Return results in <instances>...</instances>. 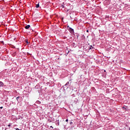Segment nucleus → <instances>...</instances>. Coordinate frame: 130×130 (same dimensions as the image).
I'll list each match as a JSON object with an SVG mask.
<instances>
[{"mask_svg":"<svg viewBox=\"0 0 130 130\" xmlns=\"http://www.w3.org/2000/svg\"><path fill=\"white\" fill-rule=\"evenodd\" d=\"M72 84V81L70 80L69 81L67 82L66 84L64 85V86H67V89L69 88V86H71V84Z\"/></svg>","mask_w":130,"mask_h":130,"instance_id":"nucleus-1","label":"nucleus"},{"mask_svg":"<svg viewBox=\"0 0 130 130\" xmlns=\"http://www.w3.org/2000/svg\"><path fill=\"white\" fill-rule=\"evenodd\" d=\"M69 31L71 34H74L75 33V31L74 30V29H73L72 27H69Z\"/></svg>","mask_w":130,"mask_h":130,"instance_id":"nucleus-2","label":"nucleus"},{"mask_svg":"<svg viewBox=\"0 0 130 130\" xmlns=\"http://www.w3.org/2000/svg\"><path fill=\"white\" fill-rule=\"evenodd\" d=\"M30 27H31V26L30 25H27L26 26H25L24 27L25 29H29V28H30Z\"/></svg>","mask_w":130,"mask_h":130,"instance_id":"nucleus-3","label":"nucleus"},{"mask_svg":"<svg viewBox=\"0 0 130 130\" xmlns=\"http://www.w3.org/2000/svg\"><path fill=\"white\" fill-rule=\"evenodd\" d=\"M0 87H4V83L2 81H0Z\"/></svg>","mask_w":130,"mask_h":130,"instance_id":"nucleus-4","label":"nucleus"},{"mask_svg":"<svg viewBox=\"0 0 130 130\" xmlns=\"http://www.w3.org/2000/svg\"><path fill=\"white\" fill-rule=\"evenodd\" d=\"M70 121H71L70 123V124L71 125H72V124H73V123H74V120H71Z\"/></svg>","mask_w":130,"mask_h":130,"instance_id":"nucleus-5","label":"nucleus"},{"mask_svg":"<svg viewBox=\"0 0 130 130\" xmlns=\"http://www.w3.org/2000/svg\"><path fill=\"white\" fill-rule=\"evenodd\" d=\"M56 125H59V121L56 120Z\"/></svg>","mask_w":130,"mask_h":130,"instance_id":"nucleus-6","label":"nucleus"},{"mask_svg":"<svg viewBox=\"0 0 130 130\" xmlns=\"http://www.w3.org/2000/svg\"><path fill=\"white\" fill-rule=\"evenodd\" d=\"M93 48H94V47H93V46H92V45H90L89 46V50L90 49H93Z\"/></svg>","mask_w":130,"mask_h":130,"instance_id":"nucleus-7","label":"nucleus"},{"mask_svg":"<svg viewBox=\"0 0 130 130\" xmlns=\"http://www.w3.org/2000/svg\"><path fill=\"white\" fill-rule=\"evenodd\" d=\"M36 103H37V104H41V102H40V101H37L36 102Z\"/></svg>","mask_w":130,"mask_h":130,"instance_id":"nucleus-8","label":"nucleus"},{"mask_svg":"<svg viewBox=\"0 0 130 130\" xmlns=\"http://www.w3.org/2000/svg\"><path fill=\"white\" fill-rule=\"evenodd\" d=\"M39 4H38L36 5V7L38 9V8H39Z\"/></svg>","mask_w":130,"mask_h":130,"instance_id":"nucleus-9","label":"nucleus"},{"mask_svg":"<svg viewBox=\"0 0 130 130\" xmlns=\"http://www.w3.org/2000/svg\"><path fill=\"white\" fill-rule=\"evenodd\" d=\"M20 98L19 96H18L16 98V100L18 102H19V99Z\"/></svg>","mask_w":130,"mask_h":130,"instance_id":"nucleus-10","label":"nucleus"},{"mask_svg":"<svg viewBox=\"0 0 130 130\" xmlns=\"http://www.w3.org/2000/svg\"><path fill=\"white\" fill-rule=\"evenodd\" d=\"M76 36H77V39H79V37L80 36V35L77 34V35H76Z\"/></svg>","mask_w":130,"mask_h":130,"instance_id":"nucleus-11","label":"nucleus"},{"mask_svg":"<svg viewBox=\"0 0 130 130\" xmlns=\"http://www.w3.org/2000/svg\"><path fill=\"white\" fill-rule=\"evenodd\" d=\"M122 109H124V110H126V108L124 107H123Z\"/></svg>","mask_w":130,"mask_h":130,"instance_id":"nucleus-12","label":"nucleus"},{"mask_svg":"<svg viewBox=\"0 0 130 130\" xmlns=\"http://www.w3.org/2000/svg\"><path fill=\"white\" fill-rule=\"evenodd\" d=\"M61 8H62V9H64V6L61 5Z\"/></svg>","mask_w":130,"mask_h":130,"instance_id":"nucleus-13","label":"nucleus"},{"mask_svg":"<svg viewBox=\"0 0 130 130\" xmlns=\"http://www.w3.org/2000/svg\"><path fill=\"white\" fill-rule=\"evenodd\" d=\"M25 42H26V43H27V44H28V43H29V42H28V40H26Z\"/></svg>","mask_w":130,"mask_h":130,"instance_id":"nucleus-14","label":"nucleus"},{"mask_svg":"<svg viewBox=\"0 0 130 130\" xmlns=\"http://www.w3.org/2000/svg\"><path fill=\"white\" fill-rule=\"evenodd\" d=\"M66 121L67 122H68V121H69V119H67L66 120Z\"/></svg>","mask_w":130,"mask_h":130,"instance_id":"nucleus-15","label":"nucleus"},{"mask_svg":"<svg viewBox=\"0 0 130 130\" xmlns=\"http://www.w3.org/2000/svg\"><path fill=\"white\" fill-rule=\"evenodd\" d=\"M8 126H9V127H10V126H11V124H8Z\"/></svg>","mask_w":130,"mask_h":130,"instance_id":"nucleus-16","label":"nucleus"},{"mask_svg":"<svg viewBox=\"0 0 130 130\" xmlns=\"http://www.w3.org/2000/svg\"><path fill=\"white\" fill-rule=\"evenodd\" d=\"M1 43H2L3 44H4V41H2Z\"/></svg>","mask_w":130,"mask_h":130,"instance_id":"nucleus-17","label":"nucleus"},{"mask_svg":"<svg viewBox=\"0 0 130 130\" xmlns=\"http://www.w3.org/2000/svg\"><path fill=\"white\" fill-rule=\"evenodd\" d=\"M86 32H87V33L89 32V30H87Z\"/></svg>","mask_w":130,"mask_h":130,"instance_id":"nucleus-18","label":"nucleus"},{"mask_svg":"<svg viewBox=\"0 0 130 130\" xmlns=\"http://www.w3.org/2000/svg\"><path fill=\"white\" fill-rule=\"evenodd\" d=\"M1 109H3V107H0Z\"/></svg>","mask_w":130,"mask_h":130,"instance_id":"nucleus-19","label":"nucleus"},{"mask_svg":"<svg viewBox=\"0 0 130 130\" xmlns=\"http://www.w3.org/2000/svg\"><path fill=\"white\" fill-rule=\"evenodd\" d=\"M50 127H51L52 128H53V127H52V126H50Z\"/></svg>","mask_w":130,"mask_h":130,"instance_id":"nucleus-20","label":"nucleus"},{"mask_svg":"<svg viewBox=\"0 0 130 130\" xmlns=\"http://www.w3.org/2000/svg\"><path fill=\"white\" fill-rule=\"evenodd\" d=\"M7 129H8V128H5V130H7Z\"/></svg>","mask_w":130,"mask_h":130,"instance_id":"nucleus-21","label":"nucleus"},{"mask_svg":"<svg viewBox=\"0 0 130 130\" xmlns=\"http://www.w3.org/2000/svg\"><path fill=\"white\" fill-rule=\"evenodd\" d=\"M73 96H75V94H73Z\"/></svg>","mask_w":130,"mask_h":130,"instance_id":"nucleus-22","label":"nucleus"},{"mask_svg":"<svg viewBox=\"0 0 130 130\" xmlns=\"http://www.w3.org/2000/svg\"><path fill=\"white\" fill-rule=\"evenodd\" d=\"M104 72H106V71L104 70Z\"/></svg>","mask_w":130,"mask_h":130,"instance_id":"nucleus-23","label":"nucleus"},{"mask_svg":"<svg viewBox=\"0 0 130 130\" xmlns=\"http://www.w3.org/2000/svg\"><path fill=\"white\" fill-rule=\"evenodd\" d=\"M63 90H64V88H63Z\"/></svg>","mask_w":130,"mask_h":130,"instance_id":"nucleus-24","label":"nucleus"},{"mask_svg":"<svg viewBox=\"0 0 130 130\" xmlns=\"http://www.w3.org/2000/svg\"><path fill=\"white\" fill-rule=\"evenodd\" d=\"M129 2H130V0H129Z\"/></svg>","mask_w":130,"mask_h":130,"instance_id":"nucleus-25","label":"nucleus"}]
</instances>
